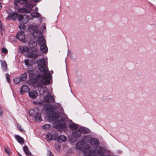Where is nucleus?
I'll list each match as a JSON object with an SVG mask.
<instances>
[{"instance_id": "38", "label": "nucleus", "mask_w": 156, "mask_h": 156, "mask_svg": "<svg viewBox=\"0 0 156 156\" xmlns=\"http://www.w3.org/2000/svg\"><path fill=\"white\" fill-rule=\"evenodd\" d=\"M17 127L18 129L21 131H23V129L21 127V125L20 124H17Z\"/></svg>"}, {"instance_id": "36", "label": "nucleus", "mask_w": 156, "mask_h": 156, "mask_svg": "<svg viewBox=\"0 0 156 156\" xmlns=\"http://www.w3.org/2000/svg\"><path fill=\"white\" fill-rule=\"evenodd\" d=\"M4 150L9 155H10L11 154V152L9 149L4 148Z\"/></svg>"}, {"instance_id": "1", "label": "nucleus", "mask_w": 156, "mask_h": 156, "mask_svg": "<svg viewBox=\"0 0 156 156\" xmlns=\"http://www.w3.org/2000/svg\"><path fill=\"white\" fill-rule=\"evenodd\" d=\"M37 63L39 67L40 70L44 72V76L41 74L36 75L32 70H29L27 73L30 78L35 80L38 90L40 94L43 95L48 91L47 87L41 85V82L44 84L48 85L50 83L51 75L47 68V62L44 58L38 59Z\"/></svg>"}, {"instance_id": "20", "label": "nucleus", "mask_w": 156, "mask_h": 156, "mask_svg": "<svg viewBox=\"0 0 156 156\" xmlns=\"http://www.w3.org/2000/svg\"><path fill=\"white\" fill-rule=\"evenodd\" d=\"M30 15L31 16L30 17V20H33L34 18H40L41 16L40 14L38 12H34L32 13H30Z\"/></svg>"}, {"instance_id": "26", "label": "nucleus", "mask_w": 156, "mask_h": 156, "mask_svg": "<svg viewBox=\"0 0 156 156\" xmlns=\"http://www.w3.org/2000/svg\"><path fill=\"white\" fill-rule=\"evenodd\" d=\"M37 112L35 109H31L29 111L28 114L31 116L34 117Z\"/></svg>"}, {"instance_id": "18", "label": "nucleus", "mask_w": 156, "mask_h": 156, "mask_svg": "<svg viewBox=\"0 0 156 156\" xmlns=\"http://www.w3.org/2000/svg\"><path fill=\"white\" fill-rule=\"evenodd\" d=\"M31 33L32 34L33 36L35 37L38 38L42 35L41 31L38 30L32 32Z\"/></svg>"}, {"instance_id": "43", "label": "nucleus", "mask_w": 156, "mask_h": 156, "mask_svg": "<svg viewBox=\"0 0 156 156\" xmlns=\"http://www.w3.org/2000/svg\"><path fill=\"white\" fill-rule=\"evenodd\" d=\"M34 2H39L40 0H33ZM28 0H27V1Z\"/></svg>"}, {"instance_id": "3", "label": "nucleus", "mask_w": 156, "mask_h": 156, "mask_svg": "<svg viewBox=\"0 0 156 156\" xmlns=\"http://www.w3.org/2000/svg\"><path fill=\"white\" fill-rule=\"evenodd\" d=\"M83 153L85 156H111L109 155L104 154L105 153H110V151L106 150L105 148L100 146L98 149L92 150L90 146L88 144L85 146Z\"/></svg>"}, {"instance_id": "14", "label": "nucleus", "mask_w": 156, "mask_h": 156, "mask_svg": "<svg viewBox=\"0 0 156 156\" xmlns=\"http://www.w3.org/2000/svg\"><path fill=\"white\" fill-rule=\"evenodd\" d=\"M80 126H81L74 123L70 124L69 126L70 129L72 130H75L78 129L80 127Z\"/></svg>"}, {"instance_id": "5", "label": "nucleus", "mask_w": 156, "mask_h": 156, "mask_svg": "<svg viewBox=\"0 0 156 156\" xmlns=\"http://www.w3.org/2000/svg\"><path fill=\"white\" fill-rule=\"evenodd\" d=\"M83 139L85 141L89 140V143L90 146L94 149V150L97 149L99 148L100 142L99 140L96 138L91 137L90 135H87L83 136Z\"/></svg>"}, {"instance_id": "30", "label": "nucleus", "mask_w": 156, "mask_h": 156, "mask_svg": "<svg viewBox=\"0 0 156 156\" xmlns=\"http://www.w3.org/2000/svg\"><path fill=\"white\" fill-rule=\"evenodd\" d=\"M52 136L50 133H48L46 136V139L48 141L51 140H52Z\"/></svg>"}, {"instance_id": "28", "label": "nucleus", "mask_w": 156, "mask_h": 156, "mask_svg": "<svg viewBox=\"0 0 156 156\" xmlns=\"http://www.w3.org/2000/svg\"><path fill=\"white\" fill-rule=\"evenodd\" d=\"M19 49L22 53L25 52L27 50V48L25 46L20 45L19 46Z\"/></svg>"}, {"instance_id": "11", "label": "nucleus", "mask_w": 156, "mask_h": 156, "mask_svg": "<svg viewBox=\"0 0 156 156\" xmlns=\"http://www.w3.org/2000/svg\"><path fill=\"white\" fill-rule=\"evenodd\" d=\"M28 94L30 97L33 99L35 98L38 95L37 91L35 90H33L29 91Z\"/></svg>"}, {"instance_id": "12", "label": "nucleus", "mask_w": 156, "mask_h": 156, "mask_svg": "<svg viewBox=\"0 0 156 156\" xmlns=\"http://www.w3.org/2000/svg\"><path fill=\"white\" fill-rule=\"evenodd\" d=\"M38 43L40 46L46 44L45 40L42 35L38 38Z\"/></svg>"}, {"instance_id": "48", "label": "nucleus", "mask_w": 156, "mask_h": 156, "mask_svg": "<svg viewBox=\"0 0 156 156\" xmlns=\"http://www.w3.org/2000/svg\"><path fill=\"white\" fill-rule=\"evenodd\" d=\"M3 0H0V1H2Z\"/></svg>"}, {"instance_id": "6", "label": "nucleus", "mask_w": 156, "mask_h": 156, "mask_svg": "<svg viewBox=\"0 0 156 156\" xmlns=\"http://www.w3.org/2000/svg\"><path fill=\"white\" fill-rule=\"evenodd\" d=\"M90 130L82 126H80L78 130H72V134L73 136L75 138L80 137L83 132L84 133H88Z\"/></svg>"}, {"instance_id": "39", "label": "nucleus", "mask_w": 156, "mask_h": 156, "mask_svg": "<svg viewBox=\"0 0 156 156\" xmlns=\"http://www.w3.org/2000/svg\"><path fill=\"white\" fill-rule=\"evenodd\" d=\"M25 65L26 66H28L30 65V61L28 59H26L24 60Z\"/></svg>"}, {"instance_id": "24", "label": "nucleus", "mask_w": 156, "mask_h": 156, "mask_svg": "<svg viewBox=\"0 0 156 156\" xmlns=\"http://www.w3.org/2000/svg\"><path fill=\"white\" fill-rule=\"evenodd\" d=\"M38 30V27L36 25H31L29 26L28 30L31 33L32 32Z\"/></svg>"}, {"instance_id": "33", "label": "nucleus", "mask_w": 156, "mask_h": 156, "mask_svg": "<svg viewBox=\"0 0 156 156\" xmlns=\"http://www.w3.org/2000/svg\"><path fill=\"white\" fill-rule=\"evenodd\" d=\"M5 76L8 82L10 83V77L9 74L8 73H6L5 74Z\"/></svg>"}, {"instance_id": "23", "label": "nucleus", "mask_w": 156, "mask_h": 156, "mask_svg": "<svg viewBox=\"0 0 156 156\" xmlns=\"http://www.w3.org/2000/svg\"><path fill=\"white\" fill-rule=\"evenodd\" d=\"M40 49L42 53L45 54L47 53L48 51V48L46 44L40 46Z\"/></svg>"}, {"instance_id": "31", "label": "nucleus", "mask_w": 156, "mask_h": 156, "mask_svg": "<svg viewBox=\"0 0 156 156\" xmlns=\"http://www.w3.org/2000/svg\"><path fill=\"white\" fill-rule=\"evenodd\" d=\"M20 24L19 26V28L21 31H23L26 29V26L25 25V23H21Z\"/></svg>"}, {"instance_id": "22", "label": "nucleus", "mask_w": 156, "mask_h": 156, "mask_svg": "<svg viewBox=\"0 0 156 156\" xmlns=\"http://www.w3.org/2000/svg\"><path fill=\"white\" fill-rule=\"evenodd\" d=\"M23 150L26 156H31L32 154L29 150L27 146H24L23 147Z\"/></svg>"}, {"instance_id": "2", "label": "nucleus", "mask_w": 156, "mask_h": 156, "mask_svg": "<svg viewBox=\"0 0 156 156\" xmlns=\"http://www.w3.org/2000/svg\"><path fill=\"white\" fill-rule=\"evenodd\" d=\"M48 119L49 122H53L52 126L59 131L66 130L67 126L65 123L62 124V122L67 121V116L64 114V110L59 103L55 105H50L46 109Z\"/></svg>"}, {"instance_id": "42", "label": "nucleus", "mask_w": 156, "mask_h": 156, "mask_svg": "<svg viewBox=\"0 0 156 156\" xmlns=\"http://www.w3.org/2000/svg\"><path fill=\"white\" fill-rule=\"evenodd\" d=\"M43 28L44 30L46 29V26H45V25L44 24H43Z\"/></svg>"}, {"instance_id": "45", "label": "nucleus", "mask_w": 156, "mask_h": 156, "mask_svg": "<svg viewBox=\"0 0 156 156\" xmlns=\"http://www.w3.org/2000/svg\"><path fill=\"white\" fill-rule=\"evenodd\" d=\"M18 154L19 155V156H22L20 154V153H18Z\"/></svg>"}, {"instance_id": "37", "label": "nucleus", "mask_w": 156, "mask_h": 156, "mask_svg": "<svg viewBox=\"0 0 156 156\" xmlns=\"http://www.w3.org/2000/svg\"><path fill=\"white\" fill-rule=\"evenodd\" d=\"M33 103L36 105H41L42 104V103L41 102H38L37 101H34L33 102Z\"/></svg>"}, {"instance_id": "21", "label": "nucleus", "mask_w": 156, "mask_h": 156, "mask_svg": "<svg viewBox=\"0 0 156 156\" xmlns=\"http://www.w3.org/2000/svg\"><path fill=\"white\" fill-rule=\"evenodd\" d=\"M66 137L63 135H61L57 138V141L59 143L63 142L66 140Z\"/></svg>"}, {"instance_id": "27", "label": "nucleus", "mask_w": 156, "mask_h": 156, "mask_svg": "<svg viewBox=\"0 0 156 156\" xmlns=\"http://www.w3.org/2000/svg\"><path fill=\"white\" fill-rule=\"evenodd\" d=\"M83 144L81 142H77L76 144V147L78 150H81L83 148Z\"/></svg>"}, {"instance_id": "8", "label": "nucleus", "mask_w": 156, "mask_h": 156, "mask_svg": "<svg viewBox=\"0 0 156 156\" xmlns=\"http://www.w3.org/2000/svg\"><path fill=\"white\" fill-rule=\"evenodd\" d=\"M17 14L15 12H10L8 16L5 18L6 20H9L11 19L12 20H15L17 18Z\"/></svg>"}, {"instance_id": "35", "label": "nucleus", "mask_w": 156, "mask_h": 156, "mask_svg": "<svg viewBox=\"0 0 156 156\" xmlns=\"http://www.w3.org/2000/svg\"><path fill=\"white\" fill-rule=\"evenodd\" d=\"M2 52L4 54H6L8 53V50L5 48H2Z\"/></svg>"}, {"instance_id": "47", "label": "nucleus", "mask_w": 156, "mask_h": 156, "mask_svg": "<svg viewBox=\"0 0 156 156\" xmlns=\"http://www.w3.org/2000/svg\"><path fill=\"white\" fill-rule=\"evenodd\" d=\"M55 139H56L55 138H54L53 139V140H55Z\"/></svg>"}, {"instance_id": "40", "label": "nucleus", "mask_w": 156, "mask_h": 156, "mask_svg": "<svg viewBox=\"0 0 156 156\" xmlns=\"http://www.w3.org/2000/svg\"><path fill=\"white\" fill-rule=\"evenodd\" d=\"M48 156H54L52 152L49 151H48V153L47 154Z\"/></svg>"}, {"instance_id": "32", "label": "nucleus", "mask_w": 156, "mask_h": 156, "mask_svg": "<svg viewBox=\"0 0 156 156\" xmlns=\"http://www.w3.org/2000/svg\"><path fill=\"white\" fill-rule=\"evenodd\" d=\"M51 127V125L49 124H46L42 126V128L44 129L47 130Z\"/></svg>"}, {"instance_id": "9", "label": "nucleus", "mask_w": 156, "mask_h": 156, "mask_svg": "<svg viewBox=\"0 0 156 156\" xmlns=\"http://www.w3.org/2000/svg\"><path fill=\"white\" fill-rule=\"evenodd\" d=\"M44 102L52 103L54 101V98L50 94H48L45 95L44 98Z\"/></svg>"}, {"instance_id": "29", "label": "nucleus", "mask_w": 156, "mask_h": 156, "mask_svg": "<svg viewBox=\"0 0 156 156\" xmlns=\"http://www.w3.org/2000/svg\"><path fill=\"white\" fill-rule=\"evenodd\" d=\"M27 74L26 73H24L23 74H22L20 78V79L21 80V81H24L26 80L27 77Z\"/></svg>"}, {"instance_id": "16", "label": "nucleus", "mask_w": 156, "mask_h": 156, "mask_svg": "<svg viewBox=\"0 0 156 156\" xmlns=\"http://www.w3.org/2000/svg\"><path fill=\"white\" fill-rule=\"evenodd\" d=\"M34 117L35 120L36 122H40L42 120L41 114L39 112H37Z\"/></svg>"}, {"instance_id": "25", "label": "nucleus", "mask_w": 156, "mask_h": 156, "mask_svg": "<svg viewBox=\"0 0 156 156\" xmlns=\"http://www.w3.org/2000/svg\"><path fill=\"white\" fill-rule=\"evenodd\" d=\"M15 137L17 141L20 144H23L24 142V139L19 135L15 136Z\"/></svg>"}, {"instance_id": "4", "label": "nucleus", "mask_w": 156, "mask_h": 156, "mask_svg": "<svg viewBox=\"0 0 156 156\" xmlns=\"http://www.w3.org/2000/svg\"><path fill=\"white\" fill-rule=\"evenodd\" d=\"M27 0H15L14 8L17 10L18 12L22 13H29L30 10L28 9L24 8H20V5H25L27 3Z\"/></svg>"}, {"instance_id": "10", "label": "nucleus", "mask_w": 156, "mask_h": 156, "mask_svg": "<svg viewBox=\"0 0 156 156\" xmlns=\"http://www.w3.org/2000/svg\"><path fill=\"white\" fill-rule=\"evenodd\" d=\"M17 38L20 41H23L25 38V34L23 31L19 32L17 34Z\"/></svg>"}, {"instance_id": "13", "label": "nucleus", "mask_w": 156, "mask_h": 156, "mask_svg": "<svg viewBox=\"0 0 156 156\" xmlns=\"http://www.w3.org/2000/svg\"><path fill=\"white\" fill-rule=\"evenodd\" d=\"M37 45L36 40L35 39L30 40L29 43V46L31 48H34L36 47Z\"/></svg>"}, {"instance_id": "15", "label": "nucleus", "mask_w": 156, "mask_h": 156, "mask_svg": "<svg viewBox=\"0 0 156 156\" xmlns=\"http://www.w3.org/2000/svg\"><path fill=\"white\" fill-rule=\"evenodd\" d=\"M26 55L29 58H36L38 57V55L36 51H33L28 53Z\"/></svg>"}, {"instance_id": "46", "label": "nucleus", "mask_w": 156, "mask_h": 156, "mask_svg": "<svg viewBox=\"0 0 156 156\" xmlns=\"http://www.w3.org/2000/svg\"><path fill=\"white\" fill-rule=\"evenodd\" d=\"M51 72H52V73H53V71H51Z\"/></svg>"}, {"instance_id": "17", "label": "nucleus", "mask_w": 156, "mask_h": 156, "mask_svg": "<svg viewBox=\"0 0 156 156\" xmlns=\"http://www.w3.org/2000/svg\"><path fill=\"white\" fill-rule=\"evenodd\" d=\"M0 62L2 70L4 71H7V66L6 61L1 60Z\"/></svg>"}, {"instance_id": "34", "label": "nucleus", "mask_w": 156, "mask_h": 156, "mask_svg": "<svg viewBox=\"0 0 156 156\" xmlns=\"http://www.w3.org/2000/svg\"><path fill=\"white\" fill-rule=\"evenodd\" d=\"M20 81V80L19 78H16L13 79L14 82L16 84L19 83Z\"/></svg>"}, {"instance_id": "41", "label": "nucleus", "mask_w": 156, "mask_h": 156, "mask_svg": "<svg viewBox=\"0 0 156 156\" xmlns=\"http://www.w3.org/2000/svg\"><path fill=\"white\" fill-rule=\"evenodd\" d=\"M38 8L37 7H36L35 9V11L37 12H38Z\"/></svg>"}, {"instance_id": "44", "label": "nucleus", "mask_w": 156, "mask_h": 156, "mask_svg": "<svg viewBox=\"0 0 156 156\" xmlns=\"http://www.w3.org/2000/svg\"><path fill=\"white\" fill-rule=\"evenodd\" d=\"M2 6H1V5H0V10L1 9H2Z\"/></svg>"}, {"instance_id": "19", "label": "nucleus", "mask_w": 156, "mask_h": 156, "mask_svg": "<svg viewBox=\"0 0 156 156\" xmlns=\"http://www.w3.org/2000/svg\"><path fill=\"white\" fill-rule=\"evenodd\" d=\"M28 86L26 85H23L20 88V93L23 94L28 90Z\"/></svg>"}, {"instance_id": "7", "label": "nucleus", "mask_w": 156, "mask_h": 156, "mask_svg": "<svg viewBox=\"0 0 156 156\" xmlns=\"http://www.w3.org/2000/svg\"><path fill=\"white\" fill-rule=\"evenodd\" d=\"M25 17H24L22 15L20 14L18 15L17 18L20 23H27L28 20H30V17L27 15H25Z\"/></svg>"}]
</instances>
